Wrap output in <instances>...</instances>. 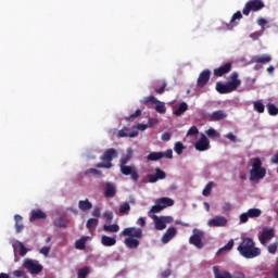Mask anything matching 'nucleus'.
Wrapping results in <instances>:
<instances>
[{
	"label": "nucleus",
	"mask_w": 278,
	"mask_h": 278,
	"mask_svg": "<svg viewBox=\"0 0 278 278\" xmlns=\"http://www.w3.org/2000/svg\"><path fill=\"white\" fill-rule=\"evenodd\" d=\"M237 251L241 257L245 260H255L262 255V249L255 247V241L251 237H243L241 243L238 245Z\"/></svg>",
	"instance_id": "1"
},
{
	"label": "nucleus",
	"mask_w": 278,
	"mask_h": 278,
	"mask_svg": "<svg viewBox=\"0 0 278 278\" xmlns=\"http://www.w3.org/2000/svg\"><path fill=\"white\" fill-rule=\"evenodd\" d=\"M242 85V80L238 78V72H233L229 76V80L226 84L223 83H216V90L219 92V94H229L231 92H235V90H238L240 86Z\"/></svg>",
	"instance_id": "2"
},
{
	"label": "nucleus",
	"mask_w": 278,
	"mask_h": 278,
	"mask_svg": "<svg viewBox=\"0 0 278 278\" xmlns=\"http://www.w3.org/2000/svg\"><path fill=\"white\" fill-rule=\"evenodd\" d=\"M266 177V168L262 167V159L254 157L252 162V169L250 170V181H260Z\"/></svg>",
	"instance_id": "3"
},
{
	"label": "nucleus",
	"mask_w": 278,
	"mask_h": 278,
	"mask_svg": "<svg viewBox=\"0 0 278 278\" xmlns=\"http://www.w3.org/2000/svg\"><path fill=\"white\" fill-rule=\"evenodd\" d=\"M118 157V151L114 148H110L103 152L100 156L101 162L96 164V168H112L114 165L112 164V160Z\"/></svg>",
	"instance_id": "4"
},
{
	"label": "nucleus",
	"mask_w": 278,
	"mask_h": 278,
	"mask_svg": "<svg viewBox=\"0 0 278 278\" xmlns=\"http://www.w3.org/2000/svg\"><path fill=\"white\" fill-rule=\"evenodd\" d=\"M264 8H266V4H264V1L249 0L242 10V14L244 16H249L251 12H260V10H264Z\"/></svg>",
	"instance_id": "5"
},
{
	"label": "nucleus",
	"mask_w": 278,
	"mask_h": 278,
	"mask_svg": "<svg viewBox=\"0 0 278 278\" xmlns=\"http://www.w3.org/2000/svg\"><path fill=\"white\" fill-rule=\"evenodd\" d=\"M149 103L156 105L155 112H157L159 114H166V103L157 100L155 96L146 97L143 98V100H141L142 105H149Z\"/></svg>",
	"instance_id": "6"
},
{
	"label": "nucleus",
	"mask_w": 278,
	"mask_h": 278,
	"mask_svg": "<svg viewBox=\"0 0 278 278\" xmlns=\"http://www.w3.org/2000/svg\"><path fill=\"white\" fill-rule=\"evenodd\" d=\"M23 266L30 273V275H40V271L43 270L42 265L38 261L31 258H26Z\"/></svg>",
	"instance_id": "7"
},
{
	"label": "nucleus",
	"mask_w": 278,
	"mask_h": 278,
	"mask_svg": "<svg viewBox=\"0 0 278 278\" xmlns=\"http://www.w3.org/2000/svg\"><path fill=\"white\" fill-rule=\"evenodd\" d=\"M119 170L122 175L126 177L130 176V179L136 184L138 179H140V175L138 174V169L134 165H119Z\"/></svg>",
	"instance_id": "8"
},
{
	"label": "nucleus",
	"mask_w": 278,
	"mask_h": 278,
	"mask_svg": "<svg viewBox=\"0 0 278 278\" xmlns=\"http://www.w3.org/2000/svg\"><path fill=\"white\" fill-rule=\"evenodd\" d=\"M203 236L204 232L194 228L193 235L189 238V242L197 249H203Z\"/></svg>",
	"instance_id": "9"
},
{
	"label": "nucleus",
	"mask_w": 278,
	"mask_h": 278,
	"mask_svg": "<svg viewBox=\"0 0 278 278\" xmlns=\"http://www.w3.org/2000/svg\"><path fill=\"white\" fill-rule=\"evenodd\" d=\"M121 236H127L128 238H137V240H141L142 229L136 227H128L121 232Z\"/></svg>",
	"instance_id": "10"
},
{
	"label": "nucleus",
	"mask_w": 278,
	"mask_h": 278,
	"mask_svg": "<svg viewBox=\"0 0 278 278\" xmlns=\"http://www.w3.org/2000/svg\"><path fill=\"white\" fill-rule=\"evenodd\" d=\"M210 77H212V72L210 70L202 71L197 80L198 88H205L210 81Z\"/></svg>",
	"instance_id": "11"
},
{
	"label": "nucleus",
	"mask_w": 278,
	"mask_h": 278,
	"mask_svg": "<svg viewBox=\"0 0 278 278\" xmlns=\"http://www.w3.org/2000/svg\"><path fill=\"white\" fill-rule=\"evenodd\" d=\"M275 238V229L265 227L263 228L262 235L258 237L261 244H267L270 239Z\"/></svg>",
	"instance_id": "12"
},
{
	"label": "nucleus",
	"mask_w": 278,
	"mask_h": 278,
	"mask_svg": "<svg viewBox=\"0 0 278 278\" xmlns=\"http://www.w3.org/2000/svg\"><path fill=\"white\" fill-rule=\"evenodd\" d=\"M197 151H207L210 149V139L205 135H201L200 139L194 143Z\"/></svg>",
	"instance_id": "13"
},
{
	"label": "nucleus",
	"mask_w": 278,
	"mask_h": 278,
	"mask_svg": "<svg viewBox=\"0 0 278 278\" xmlns=\"http://www.w3.org/2000/svg\"><path fill=\"white\" fill-rule=\"evenodd\" d=\"M155 174L148 175V179L150 184H155L160 181V179H166V172L162 170L161 168H155Z\"/></svg>",
	"instance_id": "14"
},
{
	"label": "nucleus",
	"mask_w": 278,
	"mask_h": 278,
	"mask_svg": "<svg viewBox=\"0 0 278 278\" xmlns=\"http://www.w3.org/2000/svg\"><path fill=\"white\" fill-rule=\"evenodd\" d=\"M227 224L228 220L224 216H215L207 223L208 227H227Z\"/></svg>",
	"instance_id": "15"
},
{
	"label": "nucleus",
	"mask_w": 278,
	"mask_h": 278,
	"mask_svg": "<svg viewBox=\"0 0 278 278\" xmlns=\"http://www.w3.org/2000/svg\"><path fill=\"white\" fill-rule=\"evenodd\" d=\"M231 72V63H226L218 68L214 70L215 77H223V75H227V73Z\"/></svg>",
	"instance_id": "16"
},
{
	"label": "nucleus",
	"mask_w": 278,
	"mask_h": 278,
	"mask_svg": "<svg viewBox=\"0 0 278 278\" xmlns=\"http://www.w3.org/2000/svg\"><path fill=\"white\" fill-rule=\"evenodd\" d=\"M177 236V228L169 227L162 237L163 244H168V241Z\"/></svg>",
	"instance_id": "17"
},
{
	"label": "nucleus",
	"mask_w": 278,
	"mask_h": 278,
	"mask_svg": "<svg viewBox=\"0 0 278 278\" xmlns=\"http://www.w3.org/2000/svg\"><path fill=\"white\" fill-rule=\"evenodd\" d=\"M104 197H106V199H114V197H116V185H114V182H106Z\"/></svg>",
	"instance_id": "18"
},
{
	"label": "nucleus",
	"mask_w": 278,
	"mask_h": 278,
	"mask_svg": "<svg viewBox=\"0 0 278 278\" xmlns=\"http://www.w3.org/2000/svg\"><path fill=\"white\" fill-rule=\"evenodd\" d=\"M138 136V130H132L131 128L124 127L118 131V138H136Z\"/></svg>",
	"instance_id": "19"
},
{
	"label": "nucleus",
	"mask_w": 278,
	"mask_h": 278,
	"mask_svg": "<svg viewBox=\"0 0 278 278\" xmlns=\"http://www.w3.org/2000/svg\"><path fill=\"white\" fill-rule=\"evenodd\" d=\"M214 278H233V275L227 270H220L218 266L213 267Z\"/></svg>",
	"instance_id": "20"
},
{
	"label": "nucleus",
	"mask_w": 278,
	"mask_h": 278,
	"mask_svg": "<svg viewBox=\"0 0 278 278\" xmlns=\"http://www.w3.org/2000/svg\"><path fill=\"white\" fill-rule=\"evenodd\" d=\"M152 218L157 231H164V229H166V222H164V217H157V215H153Z\"/></svg>",
	"instance_id": "21"
},
{
	"label": "nucleus",
	"mask_w": 278,
	"mask_h": 278,
	"mask_svg": "<svg viewBox=\"0 0 278 278\" xmlns=\"http://www.w3.org/2000/svg\"><path fill=\"white\" fill-rule=\"evenodd\" d=\"M155 203H159L162 210H166V207H173V205H175V200L170 198H161L157 199Z\"/></svg>",
	"instance_id": "22"
},
{
	"label": "nucleus",
	"mask_w": 278,
	"mask_h": 278,
	"mask_svg": "<svg viewBox=\"0 0 278 278\" xmlns=\"http://www.w3.org/2000/svg\"><path fill=\"white\" fill-rule=\"evenodd\" d=\"M227 118V113L223 110L215 111L208 115V121H223Z\"/></svg>",
	"instance_id": "23"
},
{
	"label": "nucleus",
	"mask_w": 278,
	"mask_h": 278,
	"mask_svg": "<svg viewBox=\"0 0 278 278\" xmlns=\"http://www.w3.org/2000/svg\"><path fill=\"white\" fill-rule=\"evenodd\" d=\"M273 61V56L270 55H255L252 58L253 64H268V62Z\"/></svg>",
	"instance_id": "24"
},
{
	"label": "nucleus",
	"mask_w": 278,
	"mask_h": 278,
	"mask_svg": "<svg viewBox=\"0 0 278 278\" xmlns=\"http://www.w3.org/2000/svg\"><path fill=\"white\" fill-rule=\"evenodd\" d=\"M45 218H47V213L42 212L41 210H34L31 212L30 222L45 220Z\"/></svg>",
	"instance_id": "25"
},
{
	"label": "nucleus",
	"mask_w": 278,
	"mask_h": 278,
	"mask_svg": "<svg viewBox=\"0 0 278 278\" xmlns=\"http://www.w3.org/2000/svg\"><path fill=\"white\" fill-rule=\"evenodd\" d=\"M185 112H188V103L181 102L178 106H174L175 116H182Z\"/></svg>",
	"instance_id": "26"
},
{
	"label": "nucleus",
	"mask_w": 278,
	"mask_h": 278,
	"mask_svg": "<svg viewBox=\"0 0 278 278\" xmlns=\"http://www.w3.org/2000/svg\"><path fill=\"white\" fill-rule=\"evenodd\" d=\"M78 208L80 210V212H88L89 210H92V202H90V200L88 199L80 200L78 202Z\"/></svg>",
	"instance_id": "27"
},
{
	"label": "nucleus",
	"mask_w": 278,
	"mask_h": 278,
	"mask_svg": "<svg viewBox=\"0 0 278 278\" xmlns=\"http://www.w3.org/2000/svg\"><path fill=\"white\" fill-rule=\"evenodd\" d=\"M124 242L128 249H138L140 247V241L134 237L126 238Z\"/></svg>",
	"instance_id": "28"
},
{
	"label": "nucleus",
	"mask_w": 278,
	"mask_h": 278,
	"mask_svg": "<svg viewBox=\"0 0 278 278\" xmlns=\"http://www.w3.org/2000/svg\"><path fill=\"white\" fill-rule=\"evenodd\" d=\"M90 240V237L84 236L80 239L76 240L75 242V249H78V251H84L86 249V242Z\"/></svg>",
	"instance_id": "29"
},
{
	"label": "nucleus",
	"mask_w": 278,
	"mask_h": 278,
	"mask_svg": "<svg viewBox=\"0 0 278 278\" xmlns=\"http://www.w3.org/2000/svg\"><path fill=\"white\" fill-rule=\"evenodd\" d=\"M166 86V81H157L153 85V90L156 92V94H164Z\"/></svg>",
	"instance_id": "30"
},
{
	"label": "nucleus",
	"mask_w": 278,
	"mask_h": 278,
	"mask_svg": "<svg viewBox=\"0 0 278 278\" xmlns=\"http://www.w3.org/2000/svg\"><path fill=\"white\" fill-rule=\"evenodd\" d=\"M101 242L103 247H114L116 244V237L102 236Z\"/></svg>",
	"instance_id": "31"
},
{
	"label": "nucleus",
	"mask_w": 278,
	"mask_h": 278,
	"mask_svg": "<svg viewBox=\"0 0 278 278\" xmlns=\"http://www.w3.org/2000/svg\"><path fill=\"white\" fill-rule=\"evenodd\" d=\"M103 230L106 231V233H118V231H121V226L117 224L104 225Z\"/></svg>",
	"instance_id": "32"
},
{
	"label": "nucleus",
	"mask_w": 278,
	"mask_h": 278,
	"mask_svg": "<svg viewBox=\"0 0 278 278\" xmlns=\"http://www.w3.org/2000/svg\"><path fill=\"white\" fill-rule=\"evenodd\" d=\"M14 220H15L16 232L21 233V231H23V229H25V226L23 225V216L15 215Z\"/></svg>",
	"instance_id": "33"
},
{
	"label": "nucleus",
	"mask_w": 278,
	"mask_h": 278,
	"mask_svg": "<svg viewBox=\"0 0 278 278\" xmlns=\"http://www.w3.org/2000/svg\"><path fill=\"white\" fill-rule=\"evenodd\" d=\"M132 155H134V153L131 152V150H128L127 153L121 157L119 166H125V165L129 164Z\"/></svg>",
	"instance_id": "34"
},
{
	"label": "nucleus",
	"mask_w": 278,
	"mask_h": 278,
	"mask_svg": "<svg viewBox=\"0 0 278 278\" xmlns=\"http://www.w3.org/2000/svg\"><path fill=\"white\" fill-rule=\"evenodd\" d=\"M162 157H164V152H151L147 156V160L149 162H157L159 160H162Z\"/></svg>",
	"instance_id": "35"
},
{
	"label": "nucleus",
	"mask_w": 278,
	"mask_h": 278,
	"mask_svg": "<svg viewBox=\"0 0 278 278\" xmlns=\"http://www.w3.org/2000/svg\"><path fill=\"white\" fill-rule=\"evenodd\" d=\"M248 216H250V218H260V216H262V210L250 208L248 210Z\"/></svg>",
	"instance_id": "36"
},
{
	"label": "nucleus",
	"mask_w": 278,
	"mask_h": 278,
	"mask_svg": "<svg viewBox=\"0 0 278 278\" xmlns=\"http://www.w3.org/2000/svg\"><path fill=\"white\" fill-rule=\"evenodd\" d=\"M253 105L254 110L258 112V114H264V110H266V106L264 105V103H262V101H254Z\"/></svg>",
	"instance_id": "37"
},
{
	"label": "nucleus",
	"mask_w": 278,
	"mask_h": 278,
	"mask_svg": "<svg viewBox=\"0 0 278 278\" xmlns=\"http://www.w3.org/2000/svg\"><path fill=\"white\" fill-rule=\"evenodd\" d=\"M54 226L59 227L60 229H66V227H68V220L58 218L54 220Z\"/></svg>",
	"instance_id": "38"
},
{
	"label": "nucleus",
	"mask_w": 278,
	"mask_h": 278,
	"mask_svg": "<svg viewBox=\"0 0 278 278\" xmlns=\"http://www.w3.org/2000/svg\"><path fill=\"white\" fill-rule=\"evenodd\" d=\"M99 225V219L97 218H90L87 220V229H89V231H92V229H94L97 226Z\"/></svg>",
	"instance_id": "39"
},
{
	"label": "nucleus",
	"mask_w": 278,
	"mask_h": 278,
	"mask_svg": "<svg viewBox=\"0 0 278 278\" xmlns=\"http://www.w3.org/2000/svg\"><path fill=\"white\" fill-rule=\"evenodd\" d=\"M212 188H214V181L207 182L202 191L203 197H210L212 194Z\"/></svg>",
	"instance_id": "40"
},
{
	"label": "nucleus",
	"mask_w": 278,
	"mask_h": 278,
	"mask_svg": "<svg viewBox=\"0 0 278 278\" xmlns=\"http://www.w3.org/2000/svg\"><path fill=\"white\" fill-rule=\"evenodd\" d=\"M184 149H186V147L184 143H181V141H177L174 146V151L177 153V155H181V153H184Z\"/></svg>",
	"instance_id": "41"
},
{
	"label": "nucleus",
	"mask_w": 278,
	"mask_h": 278,
	"mask_svg": "<svg viewBox=\"0 0 278 278\" xmlns=\"http://www.w3.org/2000/svg\"><path fill=\"white\" fill-rule=\"evenodd\" d=\"M267 110H268V114L269 116H277L278 114V108L277 105L273 104V103H269L267 105Z\"/></svg>",
	"instance_id": "42"
},
{
	"label": "nucleus",
	"mask_w": 278,
	"mask_h": 278,
	"mask_svg": "<svg viewBox=\"0 0 278 278\" xmlns=\"http://www.w3.org/2000/svg\"><path fill=\"white\" fill-rule=\"evenodd\" d=\"M206 136H208L210 138H220V132H218L216 129L214 128H208L207 130H205Z\"/></svg>",
	"instance_id": "43"
},
{
	"label": "nucleus",
	"mask_w": 278,
	"mask_h": 278,
	"mask_svg": "<svg viewBox=\"0 0 278 278\" xmlns=\"http://www.w3.org/2000/svg\"><path fill=\"white\" fill-rule=\"evenodd\" d=\"M88 275H90V269L88 267L78 269V278H87Z\"/></svg>",
	"instance_id": "44"
},
{
	"label": "nucleus",
	"mask_w": 278,
	"mask_h": 278,
	"mask_svg": "<svg viewBox=\"0 0 278 278\" xmlns=\"http://www.w3.org/2000/svg\"><path fill=\"white\" fill-rule=\"evenodd\" d=\"M129 210H131V206L128 202H125L119 206V214H129Z\"/></svg>",
	"instance_id": "45"
},
{
	"label": "nucleus",
	"mask_w": 278,
	"mask_h": 278,
	"mask_svg": "<svg viewBox=\"0 0 278 278\" xmlns=\"http://www.w3.org/2000/svg\"><path fill=\"white\" fill-rule=\"evenodd\" d=\"M17 248L20 249L21 257H25V255H27V248H25V244H23L21 241H17Z\"/></svg>",
	"instance_id": "46"
},
{
	"label": "nucleus",
	"mask_w": 278,
	"mask_h": 278,
	"mask_svg": "<svg viewBox=\"0 0 278 278\" xmlns=\"http://www.w3.org/2000/svg\"><path fill=\"white\" fill-rule=\"evenodd\" d=\"M85 175H96L97 177H101L103 173L97 168H89L85 172Z\"/></svg>",
	"instance_id": "47"
},
{
	"label": "nucleus",
	"mask_w": 278,
	"mask_h": 278,
	"mask_svg": "<svg viewBox=\"0 0 278 278\" xmlns=\"http://www.w3.org/2000/svg\"><path fill=\"white\" fill-rule=\"evenodd\" d=\"M233 249V239H230L224 248L219 249L217 253H220L222 251H231Z\"/></svg>",
	"instance_id": "48"
},
{
	"label": "nucleus",
	"mask_w": 278,
	"mask_h": 278,
	"mask_svg": "<svg viewBox=\"0 0 278 278\" xmlns=\"http://www.w3.org/2000/svg\"><path fill=\"white\" fill-rule=\"evenodd\" d=\"M162 206L159 203H155V205L152 206V208L150 210L149 214H160V212H162Z\"/></svg>",
	"instance_id": "49"
},
{
	"label": "nucleus",
	"mask_w": 278,
	"mask_h": 278,
	"mask_svg": "<svg viewBox=\"0 0 278 278\" xmlns=\"http://www.w3.org/2000/svg\"><path fill=\"white\" fill-rule=\"evenodd\" d=\"M142 115V111L140 109L136 110L135 113L130 114L126 117V121H132L134 118H138V116Z\"/></svg>",
	"instance_id": "50"
},
{
	"label": "nucleus",
	"mask_w": 278,
	"mask_h": 278,
	"mask_svg": "<svg viewBox=\"0 0 278 278\" xmlns=\"http://www.w3.org/2000/svg\"><path fill=\"white\" fill-rule=\"evenodd\" d=\"M103 218H105L108 223H112L114 219V213L112 211H106L103 213Z\"/></svg>",
	"instance_id": "51"
},
{
	"label": "nucleus",
	"mask_w": 278,
	"mask_h": 278,
	"mask_svg": "<svg viewBox=\"0 0 278 278\" xmlns=\"http://www.w3.org/2000/svg\"><path fill=\"white\" fill-rule=\"evenodd\" d=\"M242 18V12L238 11L236 12L230 21V25H233V23H236V21H240Z\"/></svg>",
	"instance_id": "52"
},
{
	"label": "nucleus",
	"mask_w": 278,
	"mask_h": 278,
	"mask_svg": "<svg viewBox=\"0 0 278 278\" xmlns=\"http://www.w3.org/2000/svg\"><path fill=\"white\" fill-rule=\"evenodd\" d=\"M277 249H278V244L277 243H271V244L268 245L267 251L271 255H275V253H277Z\"/></svg>",
	"instance_id": "53"
},
{
	"label": "nucleus",
	"mask_w": 278,
	"mask_h": 278,
	"mask_svg": "<svg viewBox=\"0 0 278 278\" xmlns=\"http://www.w3.org/2000/svg\"><path fill=\"white\" fill-rule=\"evenodd\" d=\"M197 134H199V128H197V126H192L188 132L187 136H197Z\"/></svg>",
	"instance_id": "54"
},
{
	"label": "nucleus",
	"mask_w": 278,
	"mask_h": 278,
	"mask_svg": "<svg viewBox=\"0 0 278 278\" xmlns=\"http://www.w3.org/2000/svg\"><path fill=\"white\" fill-rule=\"evenodd\" d=\"M249 218H250L249 213H243L240 215V223L241 224L249 223Z\"/></svg>",
	"instance_id": "55"
},
{
	"label": "nucleus",
	"mask_w": 278,
	"mask_h": 278,
	"mask_svg": "<svg viewBox=\"0 0 278 278\" xmlns=\"http://www.w3.org/2000/svg\"><path fill=\"white\" fill-rule=\"evenodd\" d=\"M92 216L96 218H101V208L99 206H96L92 211Z\"/></svg>",
	"instance_id": "56"
},
{
	"label": "nucleus",
	"mask_w": 278,
	"mask_h": 278,
	"mask_svg": "<svg viewBox=\"0 0 278 278\" xmlns=\"http://www.w3.org/2000/svg\"><path fill=\"white\" fill-rule=\"evenodd\" d=\"M50 252H51L50 247H43V248L40 249L41 255H45L46 257L49 255Z\"/></svg>",
	"instance_id": "57"
},
{
	"label": "nucleus",
	"mask_w": 278,
	"mask_h": 278,
	"mask_svg": "<svg viewBox=\"0 0 278 278\" xmlns=\"http://www.w3.org/2000/svg\"><path fill=\"white\" fill-rule=\"evenodd\" d=\"M232 207L233 206L231 205V203L227 202L223 205V212H226V213L231 212Z\"/></svg>",
	"instance_id": "58"
},
{
	"label": "nucleus",
	"mask_w": 278,
	"mask_h": 278,
	"mask_svg": "<svg viewBox=\"0 0 278 278\" xmlns=\"http://www.w3.org/2000/svg\"><path fill=\"white\" fill-rule=\"evenodd\" d=\"M163 157H166L167 160H173V151L170 149L166 150V152H163Z\"/></svg>",
	"instance_id": "59"
},
{
	"label": "nucleus",
	"mask_w": 278,
	"mask_h": 278,
	"mask_svg": "<svg viewBox=\"0 0 278 278\" xmlns=\"http://www.w3.org/2000/svg\"><path fill=\"white\" fill-rule=\"evenodd\" d=\"M260 36H262V31H255L250 35V38H252V40H258Z\"/></svg>",
	"instance_id": "60"
},
{
	"label": "nucleus",
	"mask_w": 278,
	"mask_h": 278,
	"mask_svg": "<svg viewBox=\"0 0 278 278\" xmlns=\"http://www.w3.org/2000/svg\"><path fill=\"white\" fill-rule=\"evenodd\" d=\"M257 25H260V27H263L268 25V21L264 20L263 17L258 18L257 21Z\"/></svg>",
	"instance_id": "61"
},
{
	"label": "nucleus",
	"mask_w": 278,
	"mask_h": 278,
	"mask_svg": "<svg viewBox=\"0 0 278 278\" xmlns=\"http://www.w3.org/2000/svg\"><path fill=\"white\" fill-rule=\"evenodd\" d=\"M225 138H227L228 140H230V142H236L237 138L233 136L232 132H228Z\"/></svg>",
	"instance_id": "62"
},
{
	"label": "nucleus",
	"mask_w": 278,
	"mask_h": 278,
	"mask_svg": "<svg viewBox=\"0 0 278 278\" xmlns=\"http://www.w3.org/2000/svg\"><path fill=\"white\" fill-rule=\"evenodd\" d=\"M162 140H164L165 142L170 140V132H164L162 135Z\"/></svg>",
	"instance_id": "63"
},
{
	"label": "nucleus",
	"mask_w": 278,
	"mask_h": 278,
	"mask_svg": "<svg viewBox=\"0 0 278 278\" xmlns=\"http://www.w3.org/2000/svg\"><path fill=\"white\" fill-rule=\"evenodd\" d=\"M270 162L271 164H278V152L271 156Z\"/></svg>",
	"instance_id": "64"
}]
</instances>
